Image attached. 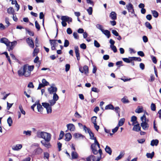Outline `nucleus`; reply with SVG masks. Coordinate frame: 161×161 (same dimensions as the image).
Instances as JSON below:
<instances>
[{"label":"nucleus","instance_id":"obj_1","mask_svg":"<svg viewBox=\"0 0 161 161\" xmlns=\"http://www.w3.org/2000/svg\"><path fill=\"white\" fill-rule=\"evenodd\" d=\"M34 68V65H29L28 64L24 65L18 70V74L19 76H24L25 77L30 76L31 72Z\"/></svg>","mask_w":161,"mask_h":161},{"label":"nucleus","instance_id":"obj_2","mask_svg":"<svg viewBox=\"0 0 161 161\" xmlns=\"http://www.w3.org/2000/svg\"><path fill=\"white\" fill-rule=\"evenodd\" d=\"M0 42L5 44L8 50L10 52L13 50L15 45L17 43L16 41L10 42L7 38L5 37L1 38L0 40Z\"/></svg>","mask_w":161,"mask_h":161},{"label":"nucleus","instance_id":"obj_3","mask_svg":"<svg viewBox=\"0 0 161 161\" xmlns=\"http://www.w3.org/2000/svg\"><path fill=\"white\" fill-rule=\"evenodd\" d=\"M91 148L94 154H97L98 152L100 155V158L102 157V152L100 148V144L97 140H95L94 143L91 145Z\"/></svg>","mask_w":161,"mask_h":161},{"label":"nucleus","instance_id":"obj_4","mask_svg":"<svg viewBox=\"0 0 161 161\" xmlns=\"http://www.w3.org/2000/svg\"><path fill=\"white\" fill-rule=\"evenodd\" d=\"M36 135L38 138H42L46 141H50L51 139V135L47 132H37Z\"/></svg>","mask_w":161,"mask_h":161},{"label":"nucleus","instance_id":"obj_5","mask_svg":"<svg viewBox=\"0 0 161 161\" xmlns=\"http://www.w3.org/2000/svg\"><path fill=\"white\" fill-rule=\"evenodd\" d=\"M43 106L46 109L47 114H50L52 113V109L51 105L49 103H42Z\"/></svg>","mask_w":161,"mask_h":161},{"label":"nucleus","instance_id":"obj_6","mask_svg":"<svg viewBox=\"0 0 161 161\" xmlns=\"http://www.w3.org/2000/svg\"><path fill=\"white\" fill-rule=\"evenodd\" d=\"M26 42L30 47L31 48H34V42L32 38L30 37L27 38L26 39Z\"/></svg>","mask_w":161,"mask_h":161},{"label":"nucleus","instance_id":"obj_7","mask_svg":"<svg viewBox=\"0 0 161 161\" xmlns=\"http://www.w3.org/2000/svg\"><path fill=\"white\" fill-rule=\"evenodd\" d=\"M79 70L81 73H84L85 74L87 75L88 73V67L87 65L84 66L83 67L79 68Z\"/></svg>","mask_w":161,"mask_h":161},{"label":"nucleus","instance_id":"obj_8","mask_svg":"<svg viewBox=\"0 0 161 161\" xmlns=\"http://www.w3.org/2000/svg\"><path fill=\"white\" fill-rule=\"evenodd\" d=\"M126 6L129 12H130L132 14H135L133 6L131 3H129Z\"/></svg>","mask_w":161,"mask_h":161},{"label":"nucleus","instance_id":"obj_9","mask_svg":"<svg viewBox=\"0 0 161 161\" xmlns=\"http://www.w3.org/2000/svg\"><path fill=\"white\" fill-rule=\"evenodd\" d=\"M61 19L64 21L68 22L69 24V22H72V18L67 16H62L61 17Z\"/></svg>","mask_w":161,"mask_h":161},{"label":"nucleus","instance_id":"obj_10","mask_svg":"<svg viewBox=\"0 0 161 161\" xmlns=\"http://www.w3.org/2000/svg\"><path fill=\"white\" fill-rule=\"evenodd\" d=\"M66 127L68 130L70 131H74L75 130V126L73 124H69L66 125Z\"/></svg>","mask_w":161,"mask_h":161},{"label":"nucleus","instance_id":"obj_11","mask_svg":"<svg viewBox=\"0 0 161 161\" xmlns=\"http://www.w3.org/2000/svg\"><path fill=\"white\" fill-rule=\"evenodd\" d=\"M50 141H46L45 140H42L41 141L42 144L46 147L49 148L51 147L50 143Z\"/></svg>","mask_w":161,"mask_h":161},{"label":"nucleus","instance_id":"obj_12","mask_svg":"<svg viewBox=\"0 0 161 161\" xmlns=\"http://www.w3.org/2000/svg\"><path fill=\"white\" fill-rule=\"evenodd\" d=\"M22 147V146L21 144H18L15 145L13 146L12 147V149L14 151H19L20 150Z\"/></svg>","mask_w":161,"mask_h":161},{"label":"nucleus","instance_id":"obj_13","mask_svg":"<svg viewBox=\"0 0 161 161\" xmlns=\"http://www.w3.org/2000/svg\"><path fill=\"white\" fill-rule=\"evenodd\" d=\"M75 52L77 60L79 61L80 59V53L78 46L75 47Z\"/></svg>","mask_w":161,"mask_h":161},{"label":"nucleus","instance_id":"obj_14","mask_svg":"<svg viewBox=\"0 0 161 161\" xmlns=\"http://www.w3.org/2000/svg\"><path fill=\"white\" fill-rule=\"evenodd\" d=\"M137 124H134L133 125L134 127L132 129V130L134 131L138 132L140 130L141 127L140 126V124L138 123H137Z\"/></svg>","mask_w":161,"mask_h":161},{"label":"nucleus","instance_id":"obj_15","mask_svg":"<svg viewBox=\"0 0 161 161\" xmlns=\"http://www.w3.org/2000/svg\"><path fill=\"white\" fill-rule=\"evenodd\" d=\"M144 109L143 107L141 106H138L135 110V112L139 114L142 112Z\"/></svg>","mask_w":161,"mask_h":161},{"label":"nucleus","instance_id":"obj_16","mask_svg":"<svg viewBox=\"0 0 161 161\" xmlns=\"http://www.w3.org/2000/svg\"><path fill=\"white\" fill-rule=\"evenodd\" d=\"M109 16L113 20H115L117 19V14L114 12H112L110 14Z\"/></svg>","mask_w":161,"mask_h":161},{"label":"nucleus","instance_id":"obj_17","mask_svg":"<svg viewBox=\"0 0 161 161\" xmlns=\"http://www.w3.org/2000/svg\"><path fill=\"white\" fill-rule=\"evenodd\" d=\"M96 158L93 155H91L86 158V161H95Z\"/></svg>","mask_w":161,"mask_h":161},{"label":"nucleus","instance_id":"obj_18","mask_svg":"<svg viewBox=\"0 0 161 161\" xmlns=\"http://www.w3.org/2000/svg\"><path fill=\"white\" fill-rule=\"evenodd\" d=\"M65 140L66 141H69L72 138V136L69 133L66 134L65 135Z\"/></svg>","mask_w":161,"mask_h":161},{"label":"nucleus","instance_id":"obj_19","mask_svg":"<svg viewBox=\"0 0 161 161\" xmlns=\"http://www.w3.org/2000/svg\"><path fill=\"white\" fill-rule=\"evenodd\" d=\"M48 91L49 93L52 94L54 92H56L57 91V89L56 87H51L48 88Z\"/></svg>","mask_w":161,"mask_h":161},{"label":"nucleus","instance_id":"obj_20","mask_svg":"<svg viewBox=\"0 0 161 161\" xmlns=\"http://www.w3.org/2000/svg\"><path fill=\"white\" fill-rule=\"evenodd\" d=\"M102 33L106 36L108 38H109L111 36L110 32L108 30H103V31H102Z\"/></svg>","mask_w":161,"mask_h":161},{"label":"nucleus","instance_id":"obj_21","mask_svg":"<svg viewBox=\"0 0 161 161\" xmlns=\"http://www.w3.org/2000/svg\"><path fill=\"white\" fill-rule=\"evenodd\" d=\"M159 143V141L157 139L153 140L151 142L150 145L152 146H157Z\"/></svg>","mask_w":161,"mask_h":161},{"label":"nucleus","instance_id":"obj_22","mask_svg":"<svg viewBox=\"0 0 161 161\" xmlns=\"http://www.w3.org/2000/svg\"><path fill=\"white\" fill-rule=\"evenodd\" d=\"M39 101H38L37 103V109L38 111L41 113L43 111V108L42 106L41 105L40 103H39Z\"/></svg>","mask_w":161,"mask_h":161},{"label":"nucleus","instance_id":"obj_23","mask_svg":"<svg viewBox=\"0 0 161 161\" xmlns=\"http://www.w3.org/2000/svg\"><path fill=\"white\" fill-rule=\"evenodd\" d=\"M141 126L142 127V128L144 130H146L148 128V125L146 121L142 122L141 123Z\"/></svg>","mask_w":161,"mask_h":161},{"label":"nucleus","instance_id":"obj_24","mask_svg":"<svg viewBox=\"0 0 161 161\" xmlns=\"http://www.w3.org/2000/svg\"><path fill=\"white\" fill-rule=\"evenodd\" d=\"M90 137V139L92 140H94V141L97 140L96 137H94V134L92 132L90 129H88V132Z\"/></svg>","mask_w":161,"mask_h":161},{"label":"nucleus","instance_id":"obj_25","mask_svg":"<svg viewBox=\"0 0 161 161\" xmlns=\"http://www.w3.org/2000/svg\"><path fill=\"white\" fill-rule=\"evenodd\" d=\"M131 121L133 122L132 125H134V124L138 123L137 121V118L135 116H133L131 117Z\"/></svg>","mask_w":161,"mask_h":161},{"label":"nucleus","instance_id":"obj_26","mask_svg":"<svg viewBox=\"0 0 161 161\" xmlns=\"http://www.w3.org/2000/svg\"><path fill=\"white\" fill-rule=\"evenodd\" d=\"M124 154L125 153L124 151L121 152L120 153L119 155L115 158V160H118L120 159L123 157Z\"/></svg>","mask_w":161,"mask_h":161},{"label":"nucleus","instance_id":"obj_27","mask_svg":"<svg viewBox=\"0 0 161 161\" xmlns=\"http://www.w3.org/2000/svg\"><path fill=\"white\" fill-rule=\"evenodd\" d=\"M105 150L106 153H108L109 155H111L112 154V151L110 147L108 146H106L105 148Z\"/></svg>","mask_w":161,"mask_h":161},{"label":"nucleus","instance_id":"obj_28","mask_svg":"<svg viewBox=\"0 0 161 161\" xmlns=\"http://www.w3.org/2000/svg\"><path fill=\"white\" fill-rule=\"evenodd\" d=\"M71 156L72 158L74 159H76L78 157V154L75 151H72L71 153Z\"/></svg>","mask_w":161,"mask_h":161},{"label":"nucleus","instance_id":"obj_29","mask_svg":"<svg viewBox=\"0 0 161 161\" xmlns=\"http://www.w3.org/2000/svg\"><path fill=\"white\" fill-rule=\"evenodd\" d=\"M131 58H132L131 57H129L128 58H122V59L123 60V61L125 62H126V63H130L132 61L131 60L132 59Z\"/></svg>","mask_w":161,"mask_h":161},{"label":"nucleus","instance_id":"obj_30","mask_svg":"<svg viewBox=\"0 0 161 161\" xmlns=\"http://www.w3.org/2000/svg\"><path fill=\"white\" fill-rule=\"evenodd\" d=\"M154 155V152H153L151 153H147L146 154V156L148 158L152 159Z\"/></svg>","mask_w":161,"mask_h":161},{"label":"nucleus","instance_id":"obj_31","mask_svg":"<svg viewBox=\"0 0 161 161\" xmlns=\"http://www.w3.org/2000/svg\"><path fill=\"white\" fill-rule=\"evenodd\" d=\"M74 136L75 138H83V136L81 134L78 133H76L74 134Z\"/></svg>","mask_w":161,"mask_h":161},{"label":"nucleus","instance_id":"obj_32","mask_svg":"<svg viewBox=\"0 0 161 161\" xmlns=\"http://www.w3.org/2000/svg\"><path fill=\"white\" fill-rule=\"evenodd\" d=\"M56 41H57V40L50 39L49 40L50 43L51 45H54V46H56V44H57Z\"/></svg>","mask_w":161,"mask_h":161},{"label":"nucleus","instance_id":"obj_33","mask_svg":"<svg viewBox=\"0 0 161 161\" xmlns=\"http://www.w3.org/2000/svg\"><path fill=\"white\" fill-rule=\"evenodd\" d=\"M44 15L43 14V12H41L40 13L39 18L40 19H42V24L44 25Z\"/></svg>","mask_w":161,"mask_h":161},{"label":"nucleus","instance_id":"obj_34","mask_svg":"<svg viewBox=\"0 0 161 161\" xmlns=\"http://www.w3.org/2000/svg\"><path fill=\"white\" fill-rule=\"evenodd\" d=\"M7 12L9 14H13L14 12V11L13 7H10L8 9Z\"/></svg>","mask_w":161,"mask_h":161},{"label":"nucleus","instance_id":"obj_35","mask_svg":"<svg viewBox=\"0 0 161 161\" xmlns=\"http://www.w3.org/2000/svg\"><path fill=\"white\" fill-rule=\"evenodd\" d=\"M37 47H36L34 49V51L33 53V56H35L36 55H36L39 52V50L38 48H37Z\"/></svg>","mask_w":161,"mask_h":161},{"label":"nucleus","instance_id":"obj_36","mask_svg":"<svg viewBox=\"0 0 161 161\" xmlns=\"http://www.w3.org/2000/svg\"><path fill=\"white\" fill-rule=\"evenodd\" d=\"M131 58V61H138L140 62L142 61V59L140 57H132Z\"/></svg>","mask_w":161,"mask_h":161},{"label":"nucleus","instance_id":"obj_37","mask_svg":"<svg viewBox=\"0 0 161 161\" xmlns=\"http://www.w3.org/2000/svg\"><path fill=\"white\" fill-rule=\"evenodd\" d=\"M3 54H4L5 55L6 57V58H7L9 64H11V61L10 60V58L9 56L8 55L7 52H4L3 53Z\"/></svg>","mask_w":161,"mask_h":161},{"label":"nucleus","instance_id":"obj_38","mask_svg":"<svg viewBox=\"0 0 161 161\" xmlns=\"http://www.w3.org/2000/svg\"><path fill=\"white\" fill-rule=\"evenodd\" d=\"M7 122L9 126L12 125L13 123V121L11 118L9 117L7 119Z\"/></svg>","mask_w":161,"mask_h":161},{"label":"nucleus","instance_id":"obj_39","mask_svg":"<svg viewBox=\"0 0 161 161\" xmlns=\"http://www.w3.org/2000/svg\"><path fill=\"white\" fill-rule=\"evenodd\" d=\"M105 109H114V107L112 104H108L106 106L105 108Z\"/></svg>","mask_w":161,"mask_h":161},{"label":"nucleus","instance_id":"obj_40","mask_svg":"<svg viewBox=\"0 0 161 161\" xmlns=\"http://www.w3.org/2000/svg\"><path fill=\"white\" fill-rule=\"evenodd\" d=\"M125 120V119L124 118H122L120 119L118 124L119 126H121L123 125Z\"/></svg>","mask_w":161,"mask_h":161},{"label":"nucleus","instance_id":"obj_41","mask_svg":"<svg viewBox=\"0 0 161 161\" xmlns=\"http://www.w3.org/2000/svg\"><path fill=\"white\" fill-rule=\"evenodd\" d=\"M25 30L30 36H34V33L33 31L29 30L27 28H25Z\"/></svg>","mask_w":161,"mask_h":161},{"label":"nucleus","instance_id":"obj_42","mask_svg":"<svg viewBox=\"0 0 161 161\" xmlns=\"http://www.w3.org/2000/svg\"><path fill=\"white\" fill-rule=\"evenodd\" d=\"M152 12L153 14V16L155 18H157L158 17V12L156 10H152Z\"/></svg>","mask_w":161,"mask_h":161},{"label":"nucleus","instance_id":"obj_43","mask_svg":"<svg viewBox=\"0 0 161 161\" xmlns=\"http://www.w3.org/2000/svg\"><path fill=\"white\" fill-rule=\"evenodd\" d=\"M145 25L149 29H152V27L149 22H146L145 23Z\"/></svg>","mask_w":161,"mask_h":161},{"label":"nucleus","instance_id":"obj_44","mask_svg":"<svg viewBox=\"0 0 161 161\" xmlns=\"http://www.w3.org/2000/svg\"><path fill=\"white\" fill-rule=\"evenodd\" d=\"M19 109L21 113L24 115H25V111L23 109L21 105H19Z\"/></svg>","mask_w":161,"mask_h":161},{"label":"nucleus","instance_id":"obj_45","mask_svg":"<svg viewBox=\"0 0 161 161\" xmlns=\"http://www.w3.org/2000/svg\"><path fill=\"white\" fill-rule=\"evenodd\" d=\"M35 27L38 31H39L40 29V26L38 23L37 21L35 22Z\"/></svg>","mask_w":161,"mask_h":161},{"label":"nucleus","instance_id":"obj_46","mask_svg":"<svg viewBox=\"0 0 161 161\" xmlns=\"http://www.w3.org/2000/svg\"><path fill=\"white\" fill-rule=\"evenodd\" d=\"M42 150L40 148H37L35 150V153L36 154H39L42 152Z\"/></svg>","mask_w":161,"mask_h":161},{"label":"nucleus","instance_id":"obj_47","mask_svg":"<svg viewBox=\"0 0 161 161\" xmlns=\"http://www.w3.org/2000/svg\"><path fill=\"white\" fill-rule=\"evenodd\" d=\"M87 11L89 15H91L92 14L93 9L92 7H89L88 9H87Z\"/></svg>","mask_w":161,"mask_h":161},{"label":"nucleus","instance_id":"obj_48","mask_svg":"<svg viewBox=\"0 0 161 161\" xmlns=\"http://www.w3.org/2000/svg\"><path fill=\"white\" fill-rule=\"evenodd\" d=\"M31 131L30 130L24 131L23 132V134H25L26 136H30L31 135Z\"/></svg>","mask_w":161,"mask_h":161},{"label":"nucleus","instance_id":"obj_49","mask_svg":"<svg viewBox=\"0 0 161 161\" xmlns=\"http://www.w3.org/2000/svg\"><path fill=\"white\" fill-rule=\"evenodd\" d=\"M42 83L45 85L47 86L49 85V83L45 79H43L42 80Z\"/></svg>","mask_w":161,"mask_h":161},{"label":"nucleus","instance_id":"obj_50","mask_svg":"<svg viewBox=\"0 0 161 161\" xmlns=\"http://www.w3.org/2000/svg\"><path fill=\"white\" fill-rule=\"evenodd\" d=\"M58 99V97L57 94L55 93L53 94V101H57Z\"/></svg>","mask_w":161,"mask_h":161},{"label":"nucleus","instance_id":"obj_51","mask_svg":"<svg viewBox=\"0 0 161 161\" xmlns=\"http://www.w3.org/2000/svg\"><path fill=\"white\" fill-rule=\"evenodd\" d=\"M97 117L96 116H93L91 118V121L94 124H96V119Z\"/></svg>","mask_w":161,"mask_h":161},{"label":"nucleus","instance_id":"obj_52","mask_svg":"<svg viewBox=\"0 0 161 161\" xmlns=\"http://www.w3.org/2000/svg\"><path fill=\"white\" fill-rule=\"evenodd\" d=\"M69 41L67 39L65 40L64 44V46L65 47H68L69 45Z\"/></svg>","mask_w":161,"mask_h":161},{"label":"nucleus","instance_id":"obj_53","mask_svg":"<svg viewBox=\"0 0 161 161\" xmlns=\"http://www.w3.org/2000/svg\"><path fill=\"white\" fill-rule=\"evenodd\" d=\"M110 47L114 53H115L117 52V49L115 46L114 45L110 46Z\"/></svg>","mask_w":161,"mask_h":161},{"label":"nucleus","instance_id":"obj_54","mask_svg":"<svg viewBox=\"0 0 161 161\" xmlns=\"http://www.w3.org/2000/svg\"><path fill=\"white\" fill-rule=\"evenodd\" d=\"M151 57L152 58V60L154 64H156L157 63V61L156 57L152 55L151 56Z\"/></svg>","mask_w":161,"mask_h":161},{"label":"nucleus","instance_id":"obj_55","mask_svg":"<svg viewBox=\"0 0 161 161\" xmlns=\"http://www.w3.org/2000/svg\"><path fill=\"white\" fill-rule=\"evenodd\" d=\"M94 45L95 46L97 47H99L100 46V44L96 40H94Z\"/></svg>","mask_w":161,"mask_h":161},{"label":"nucleus","instance_id":"obj_56","mask_svg":"<svg viewBox=\"0 0 161 161\" xmlns=\"http://www.w3.org/2000/svg\"><path fill=\"white\" fill-rule=\"evenodd\" d=\"M151 108L152 111H154L156 110V106L154 104L152 103L151 106Z\"/></svg>","mask_w":161,"mask_h":161},{"label":"nucleus","instance_id":"obj_57","mask_svg":"<svg viewBox=\"0 0 161 161\" xmlns=\"http://www.w3.org/2000/svg\"><path fill=\"white\" fill-rule=\"evenodd\" d=\"M123 63V62L122 61H119L117 62L116 63V65H118V67H120V66H123V65H122V64Z\"/></svg>","mask_w":161,"mask_h":161},{"label":"nucleus","instance_id":"obj_58","mask_svg":"<svg viewBox=\"0 0 161 161\" xmlns=\"http://www.w3.org/2000/svg\"><path fill=\"white\" fill-rule=\"evenodd\" d=\"M137 54L141 57H144L145 56L144 53L142 51H139L137 52Z\"/></svg>","mask_w":161,"mask_h":161},{"label":"nucleus","instance_id":"obj_59","mask_svg":"<svg viewBox=\"0 0 161 161\" xmlns=\"http://www.w3.org/2000/svg\"><path fill=\"white\" fill-rule=\"evenodd\" d=\"M73 36L74 37L77 39H79V36L77 33L76 32H74L73 33Z\"/></svg>","mask_w":161,"mask_h":161},{"label":"nucleus","instance_id":"obj_60","mask_svg":"<svg viewBox=\"0 0 161 161\" xmlns=\"http://www.w3.org/2000/svg\"><path fill=\"white\" fill-rule=\"evenodd\" d=\"M70 68V65L69 64H67L65 65V71H68Z\"/></svg>","mask_w":161,"mask_h":161},{"label":"nucleus","instance_id":"obj_61","mask_svg":"<svg viewBox=\"0 0 161 161\" xmlns=\"http://www.w3.org/2000/svg\"><path fill=\"white\" fill-rule=\"evenodd\" d=\"M13 104V103H9L8 102H7V108L8 110H9L10 108L11 107Z\"/></svg>","mask_w":161,"mask_h":161},{"label":"nucleus","instance_id":"obj_62","mask_svg":"<svg viewBox=\"0 0 161 161\" xmlns=\"http://www.w3.org/2000/svg\"><path fill=\"white\" fill-rule=\"evenodd\" d=\"M112 33L115 36H119V33L115 30H113L112 31Z\"/></svg>","mask_w":161,"mask_h":161},{"label":"nucleus","instance_id":"obj_63","mask_svg":"<svg viewBox=\"0 0 161 161\" xmlns=\"http://www.w3.org/2000/svg\"><path fill=\"white\" fill-rule=\"evenodd\" d=\"M80 47L83 49H85L86 48V46L85 44L83 43L80 45Z\"/></svg>","mask_w":161,"mask_h":161},{"label":"nucleus","instance_id":"obj_64","mask_svg":"<svg viewBox=\"0 0 161 161\" xmlns=\"http://www.w3.org/2000/svg\"><path fill=\"white\" fill-rule=\"evenodd\" d=\"M28 87L29 88H33L34 86L32 82H30L29 83L28 85Z\"/></svg>","mask_w":161,"mask_h":161}]
</instances>
